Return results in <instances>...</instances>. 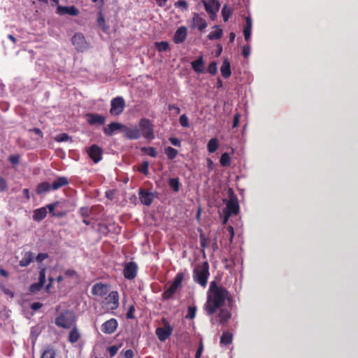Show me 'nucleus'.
Listing matches in <instances>:
<instances>
[{
  "label": "nucleus",
  "instance_id": "nucleus-1",
  "mask_svg": "<svg viewBox=\"0 0 358 358\" xmlns=\"http://www.w3.org/2000/svg\"><path fill=\"white\" fill-rule=\"evenodd\" d=\"M231 300L230 292L224 287L217 285L215 281H212L208 291L205 310L208 315H213L224 306L226 301L230 302Z\"/></svg>",
  "mask_w": 358,
  "mask_h": 358
},
{
  "label": "nucleus",
  "instance_id": "nucleus-2",
  "mask_svg": "<svg viewBox=\"0 0 358 358\" xmlns=\"http://www.w3.org/2000/svg\"><path fill=\"white\" fill-rule=\"evenodd\" d=\"M209 275V264L207 262H203L196 265L192 276L195 282L205 287L207 285Z\"/></svg>",
  "mask_w": 358,
  "mask_h": 358
},
{
  "label": "nucleus",
  "instance_id": "nucleus-3",
  "mask_svg": "<svg viewBox=\"0 0 358 358\" xmlns=\"http://www.w3.org/2000/svg\"><path fill=\"white\" fill-rule=\"evenodd\" d=\"M184 278V274L179 272L176 274L173 282L163 293L162 299L164 300H169L173 297L176 291L182 287V282Z\"/></svg>",
  "mask_w": 358,
  "mask_h": 358
},
{
  "label": "nucleus",
  "instance_id": "nucleus-4",
  "mask_svg": "<svg viewBox=\"0 0 358 358\" xmlns=\"http://www.w3.org/2000/svg\"><path fill=\"white\" fill-rule=\"evenodd\" d=\"M141 135L148 140H153L155 138L154 125L152 122L147 118H141L138 122Z\"/></svg>",
  "mask_w": 358,
  "mask_h": 358
},
{
  "label": "nucleus",
  "instance_id": "nucleus-5",
  "mask_svg": "<svg viewBox=\"0 0 358 358\" xmlns=\"http://www.w3.org/2000/svg\"><path fill=\"white\" fill-rule=\"evenodd\" d=\"M75 320L74 314L69 310H66L55 318V322L59 327L70 329L75 322Z\"/></svg>",
  "mask_w": 358,
  "mask_h": 358
},
{
  "label": "nucleus",
  "instance_id": "nucleus-6",
  "mask_svg": "<svg viewBox=\"0 0 358 358\" xmlns=\"http://www.w3.org/2000/svg\"><path fill=\"white\" fill-rule=\"evenodd\" d=\"M228 193L229 199L225 202L226 210L224 211L229 215H237L240 210L238 198L231 188L229 189Z\"/></svg>",
  "mask_w": 358,
  "mask_h": 358
},
{
  "label": "nucleus",
  "instance_id": "nucleus-7",
  "mask_svg": "<svg viewBox=\"0 0 358 358\" xmlns=\"http://www.w3.org/2000/svg\"><path fill=\"white\" fill-rule=\"evenodd\" d=\"M206 11L209 14L210 18L215 20L217 13L219 11L220 3L218 0H202Z\"/></svg>",
  "mask_w": 358,
  "mask_h": 358
},
{
  "label": "nucleus",
  "instance_id": "nucleus-8",
  "mask_svg": "<svg viewBox=\"0 0 358 358\" xmlns=\"http://www.w3.org/2000/svg\"><path fill=\"white\" fill-rule=\"evenodd\" d=\"M164 327L156 329L155 334L160 341H165L168 339L173 332V327L170 324L163 319Z\"/></svg>",
  "mask_w": 358,
  "mask_h": 358
},
{
  "label": "nucleus",
  "instance_id": "nucleus-9",
  "mask_svg": "<svg viewBox=\"0 0 358 358\" xmlns=\"http://www.w3.org/2000/svg\"><path fill=\"white\" fill-rule=\"evenodd\" d=\"M125 101L122 96L111 100L110 113L113 115H120L125 108Z\"/></svg>",
  "mask_w": 358,
  "mask_h": 358
},
{
  "label": "nucleus",
  "instance_id": "nucleus-10",
  "mask_svg": "<svg viewBox=\"0 0 358 358\" xmlns=\"http://www.w3.org/2000/svg\"><path fill=\"white\" fill-rule=\"evenodd\" d=\"M108 309L113 310L119 306V294L117 291H112L105 298L103 301Z\"/></svg>",
  "mask_w": 358,
  "mask_h": 358
},
{
  "label": "nucleus",
  "instance_id": "nucleus-11",
  "mask_svg": "<svg viewBox=\"0 0 358 358\" xmlns=\"http://www.w3.org/2000/svg\"><path fill=\"white\" fill-rule=\"evenodd\" d=\"M138 266L136 262H130L124 266L123 274L126 279L133 280L137 275Z\"/></svg>",
  "mask_w": 358,
  "mask_h": 358
},
{
  "label": "nucleus",
  "instance_id": "nucleus-12",
  "mask_svg": "<svg viewBox=\"0 0 358 358\" xmlns=\"http://www.w3.org/2000/svg\"><path fill=\"white\" fill-rule=\"evenodd\" d=\"M72 43L79 52H83L87 48V42L82 33H76L72 38Z\"/></svg>",
  "mask_w": 358,
  "mask_h": 358
},
{
  "label": "nucleus",
  "instance_id": "nucleus-13",
  "mask_svg": "<svg viewBox=\"0 0 358 358\" xmlns=\"http://www.w3.org/2000/svg\"><path fill=\"white\" fill-rule=\"evenodd\" d=\"M87 154L92 160L96 164L102 159L103 150L99 145L93 144L89 147Z\"/></svg>",
  "mask_w": 358,
  "mask_h": 358
},
{
  "label": "nucleus",
  "instance_id": "nucleus-14",
  "mask_svg": "<svg viewBox=\"0 0 358 358\" xmlns=\"http://www.w3.org/2000/svg\"><path fill=\"white\" fill-rule=\"evenodd\" d=\"M85 117L87 122L90 125H103L106 122V117L98 113H88Z\"/></svg>",
  "mask_w": 358,
  "mask_h": 358
},
{
  "label": "nucleus",
  "instance_id": "nucleus-15",
  "mask_svg": "<svg viewBox=\"0 0 358 358\" xmlns=\"http://www.w3.org/2000/svg\"><path fill=\"white\" fill-rule=\"evenodd\" d=\"M122 130L124 136L129 140H137L141 137V131L136 126L129 127L124 125Z\"/></svg>",
  "mask_w": 358,
  "mask_h": 358
},
{
  "label": "nucleus",
  "instance_id": "nucleus-16",
  "mask_svg": "<svg viewBox=\"0 0 358 358\" xmlns=\"http://www.w3.org/2000/svg\"><path fill=\"white\" fill-rule=\"evenodd\" d=\"M118 323L116 319L111 318L101 325V331L106 334H111L117 329Z\"/></svg>",
  "mask_w": 358,
  "mask_h": 358
},
{
  "label": "nucleus",
  "instance_id": "nucleus-17",
  "mask_svg": "<svg viewBox=\"0 0 358 358\" xmlns=\"http://www.w3.org/2000/svg\"><path fill=\"white\" fill-rule=\"evenodd\" d=\"M108 285L103 284L102 282H98L93 285L92 294L94 296L103 297L108 294Z\"/></svg>",
  "mask_w": 358,
  "mask_h": 358
},
{
  "label": "nucleus",
  "instance_id": "nucleus-18",
  "mask_svg": "<svg viewBox=\"0 0 358 358\" xmlns=\"http://www.w3.org/2000/svg\"><path fill=\"white\" fill-rule=\"evenodd\" d=\"M138 196L141 202L147 206H150L154 199L152 193L143 189H139Z\"/></svg>",
  "mask_w": 358,
  "mask_h": 358
},
{
  "label": "nucleus",
  "instance_id": "nucleus-19",
  "mask_svg": "<svg viewBox=\"0 0 358 358\" xmlns=\"http://www.w3.org/2000/svg\"><path fill=\"white\" fill-rule=\"evenodd\" d=\"M187 34V29L185 27L182 26L179 27L173 36V42L176 44L182 43L186 39Z\"/></svg>",
  "mask_w": 358,
  "mask_h": 358
},
{
  "label": "nucleus",
  "instance_id": "nucleus-20",
  "mask_svg": "<svg viewBox=\"0 0 358 358\" xmlns=\"http://www.w3.org/2000/svg\"><path fill=\"white\" fill-rule=\"evenodd\" d=\"M57 13L59 15H69L71 16H76L79 14V10L74 6H58Z\"/></svg>",
  "mask_w": 358,
  "mask_h": 358
},
{
  "label": "nucleus",
  "instance_id": "nucleus-21",
  "mask_svg": "<svg viewBox=\"0 0 358 358\" xmlns=\"http://www.w3.org/2000/svg\"><path fill=\"white\" fill-rule=\"evenodd\" d=\"M124 128V124L119 122H111L107 125V127L103 129V131L106 136H112L113 133L120 129H122Z\"/></svg>",
  "mask_w": 358,
  "mask_h": 358
},
{
  "label": "nucleus",
  "instance_id": "nucleus-22",
  "mask_svg": "<svg viewBox=\"0 0 358 358\" xmlns=\"http://www.w3.org/2000/svg\"><path fill=\"white\" fill-rule=\"evenodd\" d=\"M191 66L193 70L197 73H202L204 72V62L203 56H199L196 60L191 62Z\"/></svg>",
  "mask_w": 358,
  "mask_h": 358
},
{
  "label": "nucleus",
  "instance_id": "nucleus-23",
  "mask_svg": "<svg viewBox=\"0 0 358 358\" xmlns=\"http://www.w3.org/2000/svg\"><path fill=\"white\" fill-rule=\"evenodd\" d=\"M192 23L193 26L197 27L200 31L204 29L208 25L206 20L198 13H194Z\"/></svg>",
  "mask_w": 358,
  "mask_h": 358
},
{
  "label": "nucleus",
  "instance_id": "nucleus-24",
  "mask_svg": "<svg viewBox=\"0 0 358 358\" xmlns=\"http://www.w3.org/2000/svg\"><path fill=\"white\" fill-rule=\"evenodd\" d=\"M69 184L68 178L64 176H60L57 178L51 185L52 190H57L62 187L66 186Z\"/></svg>",
  "mask_w": 358,
  "mask_h": 358
},
{
  "label": "nucleus",
  "instance_id": "nucleus-25",
  "mask_svg": "<svg viewBox=\"0 0 358 358\" xmlns=\"http://www.w3.org/2000/svg\"><path fill=\"white\" fill-rule=\"evenodd\" d=\"M245 24L243 29V35L245 40L249 41L251 36V31L252 27V19L250 17H245Z\"/></svg>",
  "mask_w": 358,
  "mask_h": 358
},
{
  "label": "nucleus",
  "instance_id": "nucleus-26",
  "mask_svg": "<svg viewBox=\"0 0 358 358\" xmlns=\"http://www.w3.org/2000/svg\"><path fill=\"white\" fill-rule=\"evenodd\" d=\"M34 253L31 251L27 252L24 253L23 257L19 262V265L21 267H26L29 266L31 262H34Z\"/></svg>",
  "mask_w": 358,
  "mask_h": 358
},
{
  "label": "nucleus",
  "instance_id": "nucleus-27",
  "mask_svg": "<svg viewBox=\"0 0 358 358\" xmlns=\"http://www.w3.org/2000/svg\"><path fill=\"white\" fill-rule=\"evenodd\" d=\"M220 309V312L218 313V320L220 323L223 324L227 322L231 317V313L230 310L227 308H222V307Z\"/></svg>",
  "mask_w": 358,
  "mask_h": 358
},
{
  "label": "nucleus",
  "instance_id": "nucleus-28",
  "mask_svg": "<svg viewBox=\"0 0 358 358\" xmlns=\"http://www.w3.org/2000/svg\"><path fill=\"white\" fill-rule=\"evenodd\" d=\"M220 71H221L222 76L224 78H228L229 77H230V76L231 74V66H230V62L227 59H225L223 61L222 65L220 68Z\"/></svg>",
  "mask_w": 358,
  "mask_h": 358
},
{
  "label": "nucleus",
  "instance_id": "nucleus-29",
  "mask_svg": "<svg viewBox=\"0 0 358 358\" xmlns=\"http://www.w3.org/2000/svg\"><path fill=\"white\" fill-rule=\"evenodd\" d=\"M47 215V210L45 207H42L36 209L34 211L33 219L36 222H40L43 220Z\"/></svg>",
  "mask_w": 358,
  "mask_h": 358
},
{
  "label": "nucleus",
  "instance_id": "nucleus-30",
  "mask_svg": "<svg viewBox=\"0 0 358 358\" xmlns=\"http://www.w3.org/2000/svg\"><path fill=\"white\" fill-rule=\"evenodd\" d=\"M50 189H52L51 185L48 182H43L38 185L36 191L38 194H42Z\"/></svg>",
  "mask_w": 358,
  "mask_h": 358
},
{
  "label": "nucleus",
  "instance_id": "nucleus-31",
  "mask_svg": "<svg viewBox=\"0 0 358 358\" xmlns=\"http://www.w3.org/2000/svg\"><path fill=\"white\" fill-rule=\"evenodd\" d=\"M97 24L105 33L108 32V27L106 24L104 16L102 13L101 9H100L98 13Z\"/></svg>",
  "mask_w": 358,
  "mask_h": 358
},
{
  "label": "nucleus",
  "instance_id": "nucleus-32",
  "mask_svg": "<svg viewBox=\"0 0 358 358\" xmlns=\"http://www.w3.org/2000/svg\"><path fill=\"white\" fill-rule=\"evenodd\" d=\"M233 340V335L229 331H224L220 338V343L224 344L225 345H229L231 343Z\"/></svg>",
  "mask_w": 358,
  "mask_h": 358
},
{
  "label": "nucleus",
  "instance_id": "nucleus-33",
  "mask_svg": "<svg viewBox=\"0 0 358 358\" xmlns=\"http://www.w3.org/2000/svg\"><path fill=\"white\" fill-rule=\"evenodd\" d=\"M215 28L216 30L210 32L208 35V38L210 40L220 39L222 36V29L217 26H215Z\"/></svg>",
  "mask_w": 358,
  "mask_h": 358
},
{
  "label": "nucleus",
  "instance_id": "nucleus-34",
  "mask_svg": "<svg viewBox=\"0 0 358 358\" xmlns=\"http://www.w3.org/2000/svg\"><path fill=\"white\" fill-rule=\"evenodd\" d=\"M219 147V142L216 138H211L207 145L208 151L210 153L215 152Z\"/></svg>",
  "mask_w": 358,
  "mask_h": 358
},
{
  "label": "nucleus",
  "instance_id": "nucleus-35",
  "mask_svg": "<svg viewBox=\"0 0 358 358\" xmlns=\"http://www.w3.org/2000/svg\"><path fill=\"white\" fill-rule=\"evenodd\" d=\"M164 153L169 159L173 160L176 157V156L178 154V152L176 149H175L171 146H168V147L165 148Z\"/></svg>",
  "mask_w": 358,
  "mask_h": 358
},
{
  "label": "nucleus",
  "instance_id": "nucleus-36",
  "mask_svg": "<svg viewBox=\"0 0 358 358\" xmlns=\"http://www.w3.org/2000/svg\"><path fill=\"white\" fill-rule=\"evenodd\" d=\"M80 338V333L78 332L77 328L74 327L70 331L69 335V341L71 343H76L79 338Z\"/></svg>",
  "mask_w": 358,
  "mask_h": 358
},
{
  "label": "nucleus",
  "instance_id": "nucleus-37",
  "mask_svg": "<svg viewBox=\"0 0 358 358\" xmlns=\"http://www.w3.org/2000/svg\"><path fill=\"white\" fill-rule=\"evenodd\" d=\"M59 203V201H55L52 203L48 204L45 207L46 208L48 209L49 213L53 217H62L63 215V213H59L55 212V209L56 207L58 206Z\"/></svg>",
  "mask_w": 358,
  "mask_h": 358
},
{
  "label": "nucleus",
  "instance_id": "nucleus-38",
  "mask_svg": "<svg viewBox=\"0 0 358 358\" xmlns=\"http://www.w3.org/2000/svg\"><path fill=\"white\" fill-rule=\"evenodd\" d=\"M220 163L222 166L227 167L229 166L231 164V157L227 152H224L222 154L220 159Z\"/></svg>",
  "mask_w": 358,
  "mask_h": 358
},
{
  "label": "nucleus",
  "instance_id": "nucleus-39",
  "mask_svg": "<svg viewBox=\"0 0 358 358\" xmlns=\"http://www.w3.org/2000/svg\"><path fill=\"white\" fill-rule=\"evenodd\" d=\"M55 350L50 347L46 348L43 352L41 358H55Z\"/></svg>",
  "mask_w": 358,
  "mask_h": 358
},
{
  "label": "nucleus",
  "instance_id": "nucleus-40",
  "mask_svg": "<svg viewBox=\"0 0 358 358\" xmlns=\"http://www.w3.org/2000/svg\"><path fill=\"white\" fill-rule=\"evenodd\" d=\"M155 46L159 52H166L169 50V43L167 41L155 42Z\"/></svg>",
  "mask_w": 358,
  "mask_h": 358
},
{
  "label": "nucleus",
  "instance_id": "nucleus-41",
  "mask_svg": "<svg viewBox=\"0 0 358 358\" xmlns=\"http://www.w3.org/2000/svg\"><path fill=\"white\" fill-rule=\"evenodd\" d=\"M141 150L144 154L148 155L152 157H156L157 155V152L154 147H143L141 148Z\"/></svg>",
  "mask_w": 358,
  "mask_h": 358
},
{
  "label": "nucleus",
  "instance_id": "nucleus-42",
  "mask_svg": "<svg viewBox=\"0 0 358 358\" xmlns=\"http://www.w3.org/2000/svg\"><path fill=\"white\" fill-rule=\"evenodd\" d=\"M169 185L175 192H178L180 189V182L178 178H170Z\"/></svg>",
  "mask_w": 358,
  "mask_h": 358
},
{
  "label": "nucleus",
  "instance_id": "nucleus-43",
  "mask_svg": "<svg viewBox=\"0 0 358 358\" xmlns=\"http://www.w3.org/2000/svg\"><path fill=\"white\" fill-rule=\"evenodd\" d=\"M232 14V10L224 5L222 10V15L224 22H227L231 15Z\"/></svg>",
  "mask_w": 358,
  "mask_h": 358
},
{
  "label": "nucleus",
  "instance_id": "nucleus-44",
  "mask_svg": "<svg viewBox=\"0 0 358 358\" xmlns=\"http://www.w3.org/2000/svg\"><path fill=\"white\" fill-rule=\"evenodd\" d=\"M149 162L148 161H144L142 164H141L138 167V171L144 175L147 176L149 173L148 171Z\"/></svg>",
  "mask_w": 358,
  "mask_h": 358
},
{
  "label": "nucleus",
  "instance_id": "nucleus-45",
  "mask_svg": "<svg viewBox=\"0 0 358 358\" xmlns=\"http://www.w3.org/2000/svg\"><path fill=\"white\" fill-rule=\"evenodd\" d=\"M196 307L195 306H189L187 308V314L186 315V318L193 320L196 313Z\"/></svg>",
  "mask_w": 358,
  "mask_h": 358
},
{
  "label": "nucleus",
  "instance_id": "nucleus-46",
  "mask_svg": "<svg viewBox=\"0 0 358 358\" xmlns=\"http://www.w3.org/2000/svg\"><path fill=\"white\" fill-rule=\"evenodd\" d=\"M200 245L203 248H206L208 246L209 239L203 233H201L199 235Z\"/></svg>",
  "mask_w": 358,
  "mask_h": 358
},
{
  "label": "nucleus",
  "instance_id": "nucleus-47",
  "mask_svg": "<svg viewBox=\"0 0 358 358\" xmlns=\"http://www.w3.org/2000/svg\"><path fill=\"white\" fill-rule=\"evenodd\" d=\"M122 344L119 345H112L107 348V351L109 352L110 357L113 358L119 349L121 348Z\"/></svg>",
  "mask_w": 358,
  "mask_h": 358
},
{
  "label": "nucleus",
  "instance_id": "nucleus-48",
  "mask_svg": "<svg viewBox=\"0 0 358 358\" xmlns=\"http://www.w3.org/2000/svg\"><path fill=\"white\" fill-rule=\"evenodd\" d=\"M217 63L216 62H211L208 66V72L214 76L217 73Z\"/></svg>",
  "mask_w": 358,
  "mask_h": 358
},
{
  "label": "nucleus",
  "instance_id": "nucleus-49",
  "mask_svg": "<svg viewBox=\"0 0 358 358\" xmlns=\"http://www.w3.org/2000/svg\"><path fill=\"white\" fill-rule=\"evenodd\" d=\"M180 124L183 127H189V119L185 114H182L179 118Z\"/></svg>",
  "mask_w": 358,
  "mask_h": 358
},
{
  "label": "nucleus",
  "instance_id": "nucleus-50",
  "mask_svg": "<svg viewBox=\"0 0 358 358\" xmlns=\"http://www.w3.org/2000/svg\"><path fill=\"white\" fill-rule=\"evenodd\" d=\"M43 287V285L42 284L39 282H36L30 285L29 290L30 292L34 293L41 290Z\"/></svg>",
  "mask_w": 358,
  "mask_h": 358
},
{
  "label": "nucleus",
  "instance_id": "nucleus-51",
  "mask_svg": "<svg viewBox=\"0 0 358 358\" xmlns=\"http://www.w3.org/2000/svg\"><path fill=\"white\" fill-rule=\"evenodd\" d=\"M69 138V136L66 133H63V134H60L57 135L55 137V141L57 142H64V141H68Z\"/></svg>",
  "mask_w": 358,
  "mask_h": 358
},
{
  "label": "nucleus",
  "instance_id": "nucleus-52",
  "mask_svg": "<svg viewBox=\"0 0 358 358\" xmlns=\"http://www.w3.org/2000/svg\"><path fill=\"white\" fill-rule=\"evenodd\" d=\"M175 6L178 8H182V10H186L188 8V3L185 0H179L175 3Z\"/></svg>",
  "mask_w": 358,
  "mask_h": 358
},
{
  "label": "nucleus",
  "instance_id": "nucleus-53",
  "mask_svg": "<svg viewBox=\"0 0 358 358\" xmlns=\"http://www.w3.org/2000/svg\"><path fill=\"white\" fill-rule=\"evenodd\" d=\"M8 189V185L6 180L1 176H0V192H6Z\"/></svg>",
  "mask_w": 358,
  "mask_h": 358
},
{
  "label": "nucleus",
  "instance_id": "nucleus-54",
  "mask_svg": "<svg viewBox=\"0 0 358 358\" xmlns=\"http://www.w3.org/2000/svg\"><path fill=\"white\" fill-rule=\"evenodd\" d=\"M80 213L83 218H87L90 216V210L88 207H81L80 209Z\"/></svg>",
  "mask_w": 358,
  "mask_h": 358
},
{
  "label": "nucleus",
  "instance_id": "nucleus-55",
  "mask_svg": "<svg viewBox=\"0 0 358 358\" xmlns=\"http://www.w3.org/2000/svg\"><path fill=\"white\" fill-rule=\"evenodd\" d=\"M121 354L123 355L124 358H134V352L131 349L127 350L125 351H122Z\"/></svg>",
  "mask_w": 358,
  "mask_h": 358
},
{
  "label": "nucleus",
  "instance_id": "nucleus-56",
  "mask_svg": "<svg viewBox=\"0 0 358 358\" xmlns=\"http://www.w3.org/2000/svg\"><path fill=\"white\" fill-rule=\"evenodd\" d=\"M242 55L245 58H248L249 55H250V47L248 45H243L242 47Z\"/></svg>",
  "mask_w": 358,
  "mask_h": 358
},
{
  "label": "nucleus",
  "instance_id": "nucleus-57",
  "mask_svg": "<svg viewBox=\"0 0 358 358\" xmlns=\"http://www.w3.org/2000/svg\"><path fill=\"white\" fill-rule=\"evenodd\" d=\"M47 258H48V253H38V255L36 257V261L38 263H41L43 261H44Z\"/></svg>",
  "mask_w": 358,
  "mask_h": 358
},
{
  "label": "nucleus",
  "instance_id": "nucleus-58",
  "mask_svg": "<svg viewBox=\"0 0 358 358\" xmlns=\"http://www.w3.org/2000/svg\"><path fill=\"white\" fill-rule=\"evenodd\" d=\"M38 282H39V283L42 284L43 285H44V284L45 282V269H42L39 272Z\"/></svg>",
  "mask_w": 358,
  "mask_h": 358
},
{
  "label": "nucleus",
  "instance_id": "nucleus-59",
  "mask_svg": "<svg viewBox=\"0 0 358 358\" xmlns=\"http://www.w3.org/2000/svg\"><path fill=\"white\" fill-rule=\"evenodd\" d=\"M8 160L12 164H17L20 161V155H12L9 157Z\"/></svg>",
  "mask_w": 358,
  "mask_h": 358
},
{
  "label": "nucleus",
  "instance_id": "nucleus-60",
  "mask_svg": "<svg viewBox=\"0 0 358 358\" xmlns=\"http://www.w3.org/2000/svg\"><path fill=\"white\" fill-rule=\"evenodd\" d=\"M64 274L68 277H78L77 271L74 269H66L64 271Z\"/></svg>",
  "mask_w": 358,
  "mask_h": 358
},
{
  "label": "nucleus",
  "instance_id": "nucleus-61",
  "mask_svg": "<svg viewBox=\"0 0 358 358\" xmlns=\"http://www.w3.org/2000/svg\"><path fill=\"white\" fill-rule=\"evenodd\" d=\"M134 312H135V308L134 306L132 305L129 307L127 313V315H126V317L127 319H133L134 318Z\"/></svg>",
  "mask_w": 358,
  "mask_h": 358
},
{
  "label": "nucleus",
  "instance_id": "nucleus-62",
  "mask_svg": "<svg viewBox=\"0 0 358 358\" xmlns=\"http://www.w3.org/2000/svg\"><path fill=\"white\" fill-rule=\"evenodd\" d=\"M240 118H241V115L239 113H236L234 115V119H233V124H232L233 128H236L239 125Z\"/></svg>",
  "mask_w": 358,
  "mask_h": 358
},
{
  "label": "nucleus",
  "instance_id": "nucleus-63",
  "mask_svg": "<svg viewBox=\"0 0 358 358\" xmlns=\"http://www.w3.org/2000/svg\"><path fill=\"white\" fill-rule=\"evenodd\" d=\"M169 140L173 145L176 146V147L181 146V141L178 138L171 137V138H169Z\"/></svg>",
  "mask_w": 358,
  "mask_h": 358
},
{
  "label": "nucleus",
  "instance_id": "nucleus-64",
  "mask_svg": "<svg viewBox=\"0 0 358 358\" xmlns=\"http://www.w3.org/2000/svg\"><path fill=\"white\" fill-rule=\"evenodd\" d=\"M168 109L169 111L174 110L176 115H178L180 113V108L175 104H169Z\"/></svg>",
  "mask_w": 358,
  "mask_h": 358
}]
</instances>
